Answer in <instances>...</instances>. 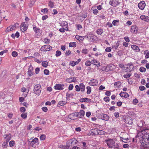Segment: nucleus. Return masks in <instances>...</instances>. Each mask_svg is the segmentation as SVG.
<instances>
[{"label":"nucleus","instance_id":"obj_1","mask_svg":"<svg viewBox=\"0 0 149 149\" xmlns=\"http://www.w3.org/2000/svg\"><path fill=\"white\" fill-rule=\"evenodd\" d=\"M135 139L138 141L144 147H149V133L145 130L140 132L136 136Z\"/></svg>","mask_w":149,"mask_h":149},{"label":"nucleus","instance_id":"obj_2","mask_svg":"<svg viewBox=\"0 0 149 149\" xmlns=\"http://www.w3.org/2000/svg\"><path fill=\"white\" fill-rule=\"evenodd\" d=\"M105 142L109 147L112 149L118 148L119 147V146L115 143V141L113 139L108 138L105 140Z\"/></svg>","mask_w":149,"mask_h":149},{"label":"nucleus","instance_id":"obj_3","mask_svg":"<svg viewBox=\"0 0 149 149\" xmlns=\"http://www.w3.org/2000/svg\"><path fill=\"white\" fill-rule=\"evenodd\" d=\"M41 91V87L39 84L36 85L34 87L33 93L36 95H39Z\"/></svg>","mask_w":149,"mask_h":149},{"label":"nucleus","instance_id":"obj_4","mask_svg":"<svg viewBox=\"0 0 149 149\" xmlns=\"http://www.w3.org/2000/svg\"><path fill=\"white\" fill-rule=\"evenodd\" d=\"M77 140L75 139L72 138L67 141V145L69 147H70L77 144Z\"/></svg>","mask_w":149,"mask_h":149},{"label":"nucleus","instance_id":"obj_5","mask_svg":"<svg viewBox=\"0 0 149 149\" xmlns=\"http://www.w3.org/2000/svg\"><path fill=\"white\" fill-rule=\"evenodd\" d=\"M28 24L27 22L22 23L20 26V30L23 32L26 31L28 28Z\"/></svg>","mask_w":149,"mask_h":149},{"label":"nucleus","instance_id":"obj_6","mask_svg":"<svg viewBox=\"0 0 149 149\" xmlns=\"http://www.w3.org/2000/svg\"><path fill=\"white\" fill-rule=\"evenodd\" d=\"M127 67L125 70H127L126 72H129L133 71L134 70V66L133 65L132 63H130L126 65Z\"/></svg>","mask_w":149,"mask_h":149},{"label":"nucleus","instance_id":"obj_7","mask_svg":"<svg viewBox=\"0 0 149 149\" xmlns=\"http://www.w3.org/2000/svg\"><path fill=\"white\" fill-rule=\"evenodd\" d=\"M52 47L49 45H45L43 46L41 48L42 51L44 52L49 51L51 50Z\"/></svg>","mask_w":149,"mask_h":149},{"label":"nucleus","instance_id":"obj_8","mask_svg":"<svg viewBox=\"0 0 149 149\" xmlns=\"http://www.w3.org/2000/svg\"><path fill=\"white\" fill-rule=\"evenodd\" d=\"M120 3V2L118 0H112L109 2L110 5L113 7H116Z\"/></svg>","mask_w":149,"mask_h":149},{"label":"nucleus","instance_id":"obj_9","mask_svg":"<svg viewBox=\"0 0 149 149\" xmlns=\"http://www.w3.org/2000/svg\"><path fill=\"white\" fill-rule=\"evenodd\" d=\"M28 74L29 76H31L34 74V73L33 71V67L31 65H30L29 66L28 71Z\"/></svg>","mask_w":149,"mask_h":149},{"label":"nucleus","instance_id":"obj_10","mask_svg":"<svg viewBox=\"0 0 149 149\" xmlns=\"http://www.w3.org/2000/svg\"><path fill=\"white\" fill-rule=\"evenodd\" d=\"M64 84H56L54 87V88L57 90H62L63 89Z\"/></svg>","mask_w":149,"mask_h":149},{"label":"nucleus","instance_id":"obj_11","mask_svg":"<svg viewBox=\"0 0 149 149\" xmlns=\"http://www.w3.org/2000/svg\"><path fill=\"white\" fill-rule=\"evenodd\" d=\"M138 28L136 25H132L131 27V32L133 34L136 33L138 30Z\"/></svg>","mask_w":149,"mask_h":149},{"label":"nucleus","instance_id":"obj_12","mask_svg":"<svg viewBox=\"0 0 149 149\" xmlns=\"http://www.w3.org/2000/svg\"><path fill=\"white\" fill-rule=\"evenodd\" d=\"M146 6V3L144 1H141L138 4V7L141 10H143Z\"/></svg>","mask_w":149,"mask_h":149},{"label":"nucleus","instance_id":"obj_13","mask_svg":"<svg viewBox=\"0 0 149 149\" xmlns=\"http://www.w3.org/2000/svg\"><path fill=\"white\" fill-rule=\"evenodd\" d=\"M100 117L103 120L107 121L109 119V117L107 114L102 113L100 115Z\"/></svg>","mask_w":149,"mask_h":149},{"label":"nucleus","instance_id":"obj_14","mask_svg":"<svg viewBox=\"0 0 149 149\" xmlns=\"http://www.w3.org/2000/svg\"><path fill=\"white\" fill-rule=\"evenodd\" d=\"M97 80L93 79L90 81L89 84L90 85L94 86L97 85Z\"/></svg>","mask_w":149,"mask_h":149},{"label":"nucleus","instance_id":"obj_15","mask_svg":"<svg viewBox=\"0 0 149 149\" xmlns=\"http://www.w3.org/2000/svg\"><path fill=\"white\" fill-rule=\"evenodd\" d=\"M81 102H90L91 101V99L87 98H81L79 100Z\"/></svg>","mask_w":149,"mask_h":149},{"label":"nucleus","instance_id":"obj_16","mask_svg":"<svg viewBox=\"0 0 149 149\" xmlns=\"http://www.w3.org/2000/svg\"><path fill=\"white\" fill-rule=\"evenodd\" d=\"M33 27L36 33L38 35L40 33V30L39 28L36 27V26L34 25H33Z\"/></svg>","mask_w":149,"mask_h":149},{"label":"nucleus","instance_id":"obj_17","mask_svg":"<svg viewBox=\"0 0 149 149\" xmlns=\"http://www.w3.org/2000/svg\"><path fill=\"white\" fill-rule=\"evenodd\" d=\"M98 130H99L97 128L92 129L91 131V134L92 135H98Z\"/></svg>","mask_w":149,"mask_h":149},{"label":"nucleus","instance_id":"obj_18","mask_svg":"<svg viewBox=\"0 0 149 149\" xmlns=\"http://www.w3.org/2000/svg\"><path fill=\"white\" fill-rule=\"evenodd\" d=\"M140 18L146 22H149V17L145 15H141L140 17Z\"/></svg>","mask_w":149,"mask_h":149},{"label":"nucleus","instance_id":"obj_19","mask_svg":"<svg viewBox=\"0 0 149 149\" xmlns=\"http://www.w3.org/2000/svg\"><path fill=\"white\" fill-rule=\"evenodd\" d=\"M38 139L37 138H35L31 141V142L30 143V146L33 147L34 145L38 142Z\"/></svg>","mask_w":149,"mask_h":149},{"label":"nucleus","instance_id":"obj_20","mask_svg":"<svg viewBox=\"0 0 149 149\" xmlns=\"http://www.w3.org/2000/svg\"><path fill=\"white\" fill-rule=\"evenodd\" d=\"M102 70L106 72H108L109 71H111L112 69L110 68V66H107L106 67H104L102 68Z\"/></svg>","mask_w":149,"mask_h":149},{"label":"nucleus","instance_id":"obj_21","mask_svg":"<svg viewBox=\"0 0 149 149\" xmlns=\"http://www.w3.org/2000/svg\"><path fill=\"white\" fill-rule=\"evenodd\" d=\"M81 91L82 92H84L85 91V86L83 83H81L79 84V87Z\"/></svg>","mask_w":149,"mask_h":149},{"label":"nucleus","instance_id":"obj_22","mask_svg":"<svg viewBox=\"0 0 149 149\" xmlns=\"http://www.w3.org/2000/svg\"><path fill=\"white\" fill-rule=\"evenodd\" d=\"M79 113V117L81 118H83L85 114L84 111L83 110H81Z\"/></svg>","mask_w":149,"mask_h":149},{"label":"nucleus","instance_id":"obj_23","mask_svg":"<svg viewBox=\"0 0 149 149\" xmlns=\"http://www.w3.org/2000/svg\"><path fill=\"white\" fill-rule=\"evenodd\" d=\"M131 48H132L134 50H135L136 52H139L140 50L139 47L136 45H132L131 46Z\"/></svg>","mask_w":149,"mask_h":149},{"label":"nucleus","instance_id":"obj_24","mask_svg":"<svg viewBox=\"0 0 149 149\" xmlns=\"http://www.w3.org/2000/svg\"><path fill=\"white\" fill-rule=\"evenodd\" d=\"M120 96L121 97H129V95L128 93L125 92H121L120 94Z\"/></svg>","mask_w":149,"mask_h":149},{"label":"nucleus","instance_id":"obj_25","mask_svg":"<svg viewBox=\"0 0 149 149\" xmlns=\"http://www.w3.org/2000/svg\"><path fill=\"white\" fill-rule=\"evenodd\" d=\"M61 24L63 27L67 28L68 26V23L66 21H63L61 23Z\"/></svg>","mask_w":149,"mask_h":149},{"label":"nucleus","instance_id":"obj_26","mask_svg":"<svg viewBox=\"0 0 149 149\" xmlns=\"http://www.w3.org/2000/svg\"><path fill=\"white\" fill-rule=\"evenodd\" d=\"M120 141H122L123 142L125 143H127V141L129 140V139L128 138H125L121 137H120Z\"/></svg>","mask_w":149,"mask_h":149},{"label":"nucleus","instance_id":"obj_27","mask_svg":"<svg viewBox=\"0 0 149 149\" xmlns=\"http://www.w3.org/2000/svg\"><path fill=\"white\" fill-rule=\"evenodd\" d=\"M144 54H146L145 58H149V51L148 50H146L144 52Z\"/></svg>","mask_w":149,"mask_h":149},{"label":"nucleus","instance_id":"obj_28","mask_svg":"<svg viewBox=\"0 0 149 149\" xmlns=\"http://www.w3.org/2000/svg\"><path fill=\"white\" fill-rule=\"evenodd\" d=\"M59 148L61 149H69V147L67 145L66 146L61 145L59 146Z\"/></svg>","mask_w":149,"mask_h":149},{"label":"nucleus","instance_id":"obj_29","mask_svg":"<svg viewBox=\"0 0 149 149\" xmlns=\"http://www.w3.org/2000/svg\"><path fill=\"white\" fill-rule=\"evenodd\" d=\"M86 89H87V91L86 92L87 94H89L91 92V88L90 86H88L86 87Z\"/></svg>","mask_w":149,"mask_h":149},{"label":"nucleus","instance_id":"obj_30","mask_svg":"<svg viewBox=\"0 0 149 149\" xmlns=\"http://www.w3.org/2000/svg\"><path fill=\"white\" fill-rule=\"evenodd\" d=\"M66 103V101H60L58 102V105H59L61 106H63L64 104H65Z\"/></svg>","mask_w":149,"mask_h":149},{"label":"nucleus","instance_id":"obj_31","mask_svg":"<svg viewBox=\"0 0 149 149\" xmlns=\"http://www.w3.org/2000/svg\"><path fill=\"white\" fill-rule=\"evenodd\" d=\"M103 30L101 29H97V33L99 35H101L103 33Z\"/></svg>","mask_w":149,"mask_h":149},{"label":"nucleus","instance_id":"obj_32","mask_svg":"<svg viewBox=\"0 0 149 149\" xmlns=\"http://www.w3.org/2000/svg\"><path fill=\"white\" fill-rule=\"evenodd\" d=\"M105 132L103 131V130H98V135H103V134H104L105 133Z\"/></svg>","mask_w":149,"mask_h":149},{"label":"nucleus","instance_id":"obj_33","mask_svg":"<svg viewBox=\"0 0 149 149\" xmlns=\"http://www.w3.org/2000/svg\"><path fill=\"white\" fill-rule=\"evenodd\" d=\"M48 6L51 8H53L54 7V4L53 2L49 1L48 4Z\"/></svg>","mask_w":149,"mask_h":149},{"label":"nucleus","instance_id":"obj_34","mask_svg":"<svg viewBox=\"0 0 149 149\" xmlns=\"http://www.w3.org/2000/svg\"><path fill=\"white\" fill-rule=\"evenodd\" d=\"M76 46V43L75 42H70L69 44V46L70 47H75Z\"/></svg>","mask_w":149,"mask_h":149},{"label":"nucleus","instance_id":"obj_35","mask_svg":"<svg viewBox=\"0 0 149 149\" xmlns=\"http://www.w3.org/2000/svg\"><path fill=\"white\" fill-rule=\"evenodd\" d=\"M11 137V134H10L9 133L6 135V137L5 138V139H7V140H8V141L9 140H10Z\"/></svg>","mask_w":149,"mask_h":149},{"label":"nucleus","instance_id":"obj_36","mask_svg":"<svg viewBox=\"0 0 149 149\" xmlns=\"http://www.w3.org/2000/svg\"><path fill=\"white\" fill-rule=\"evenodd\" d=\"M139 70L141 72H145L146 71V69L143 67H141L139 69Z\"/></svg>","mask_w":149,"mask_h":149},{"label":"nucleus","instance_id":"obj_37","mask_svg":"<svg viewBox=\"0 0 149 149\" xmlns=\"http://www.w3.org/2000/svg\"><path fill=\"white\" fill-rule=\"evenodd\" d=\"M42 65L44 67H46L48 65V62L46 61H43L42 62Z\"/></svg>","mask_w":149,"mask_h":149},{"label":"nucleus","instance_id":"obj_38","mask_svg":"<svg viewBox=\"0 0 149 149\" xmlns=\"http://www.w3.org/2000/svg\"><path fill=\"white\" fill-rule=\"evenodd\" d=\"M115 86H116V87H119L121 85V82L120 81H118L115 83L114 84Z\"/></svg>","mask_w":149,"mask_h":149},{"label":"nucleus","instance_id":"obj_39","mask_svg":"<svg viewBox=\"0 0 149 149\" xmlns=\"http://www.w3.org/2000/svg\"><path fill=\"white\" fill-rule=\"evenodd\" d=\"M40 139L41 140H45L46 138V135L45 134L41 135L40 136Z\"/></svg>","mask_w":149,"mask_h":149},{"label":"nucleus","instance_id":"obj_40","mask_svg":"<svg viewBox=\"0 0 149 149\" xmlns=\"http://www.w3.org/2000/svg\"><path fill=\"white\" fill-rule=\"evenodd\" d=\"M61 54V52L60 51L57 50L56 52V57H58L60 56Z\"/></svg>","mask_w":149,"mask_h":149},{"label":"nucleus","instance_id":"obj_41","mask_svg":"<svg viewBox=\"0 0 149 149\" xmlns=\"http://www.w3.org/2000/svg\"><path fill=\"white\" fill-rule=\"evenodd\" d=\"M69 118L70 119H74L73 118L74 117H75V116H74V113H73L70 115H69Z\"/></svg>","mask_w":149,"mask_h":149},{"label":"nucleus","instance_id":"obj_42","mask_svg":"<svg viewBox=\"0 0 149 149\" xmlns=\"http://www.w3.org/2000/svg\"><path fill=\"white\" fill-rule=\"evenodd\" d=\"M11 27H10V26L8 27L7 29L6 30V32H8L9 31H12L13 30V29Z\"/></svg>","mask_w":149,"mask_h":149},{"label":"nucleus","instance_id":"obj_43","mask_svg":"<svg viewBox=\"0 0 149 149\" xmlns=\"http://www.w3.org/2000/svg\"><path fill=\"white\" fill-rule=\"evenodd\" d=\"M12 55L13 57H16L17 55V53L15 51H13L12 53Z\"/></svg>","mask_w":149,"mask_h":149},{"label":"nucleus","instance_id":"obj_44","mask_svg":"<svg viewBox=\"0 0 149 149\" xmlns=\"http://www.w3.org/2000/svg\"><path fill=\"white\" fill-rule=\"evenodd\" d=\"M27 116V113H22L21 115V116L23 118H26Z\"/></svg>","mask_w":149,"mask_h":149},{"label":"nucleus","instance_id":"obj_45","mask_svg":"<svg viewBox=\"0 0 149 149\" xmlns=\"http://www.w3.org/2000/svg\"><path fill=\"white\" fill-rule=\"evenodd\" d=\"M41 11L42 12H43V13H47L48 11V10L47 8H45L43 9H42L41 10Z\"/></svg>","mask_w":149,"mask_h":149},{"label":"nucleus","instance_id":"obj_46","mask_svg":"<svg viewBox=\"0 0 149 149\" xmlns=\"http://www.w3.org/2000/svg\"><path fill=\"white\" fill-rule=\"evenodd\" d=\"M49 71L48 70L45 69L44 70V73L46 75H48L49 74Z\"/></svg>","mask_w":149,"mask_h":149},{"label":"nucleus","instance_id":"obj_47","mask_svg":"<svg viewBox=\"0 0 149 149\" xmlns=\"http://www.w3.org/2000/svg\"><path fill=\"white\" fill-rule=\"evenodd\" d=\"M91 62L89 61H87L85 63V65L86 66H90L91 65Z\"/></svg>","mask_w":149,"mask_h":149},{"label":"nucleus","instance_id":"obj_48","mask_svg":"<svg viewBox=\"0 0 149 149\" xmlns=\"http://www.w3.org/2000/svg\"><path fill=\"white\" fill-rule=\"evenodd\" d=\"M119 22V20H115L113 21L112 24L114 26H115L116 25V24Z\"/></svg>","mask_w":149,"mask_h":149},{"label":"nucleus","instance_id":"obj_49","mask_svg":"<svg viewBox=\"0 0 149 149\" xmlns=\"http://www.w3.org/2000/svg\"><path fill=\"white\" fill-rule=\"evenodd\" d=\"M139 89L140 91H143L146 89V88L145 86H141L139 87Z\"/></svg>","mask_w":149,"mask_h":149},{"label":"nucleus","instance_id":"obj_50","mask_svg":"<svg viewBox=\"0 0 149 149\" xmlns=\"http://www.w3.org/2000/svg\"><path fill=\"white\" fill-rule=\"evenodd\" d=\"M81 52L84 54H86L88 52V49H84L81 51Z\"/></svg>","mask_w":149,"mask_h":149},{"label":"nucleus","instance_id":"obj_51","mask_svg":"<svg viewBox=\"0 0 149 149\" xmlns=\"http://www.w3.org/2000/svg\"><path fill=\"white\" fill-rule=\"evenodd\" d=\"M111 48L110 47H107L105 49L106 52H110L111 51Z\"/></svg>","mask_w":149,"mask_h":149},{"label":"nucleus","instance_id":"obj_52","mask_svg":"<svg viewBox=\"0 0 149 149\" xmlns=\"http://www.w3.org/2000/svg\"><path fill=\"white\" fill-rule=\"evenodd\" d=\"M104 100L107 102L109 101V97H105L104 98Z\"/></svg>","mask_w":149,"mask_h":149},{"label":"nucleus","instance_id":"obj_53","mask_svg":"<svg viewBox=\"0 0 149 149\" xmlns=\"http://www.w3.org/2000/svg\"><path fill=\"white\" fill-rule=\"evenodd\" d=\"M25 108L24 107H21L20 109V111L22 112H25Z\"/></svg>","mask_w":149,"mask_h":149},{"label":"nucleus","instance_id":"obj_54","mask_svg":"<svg viewBox=\"0 0 149 149\" xmlns=\"http://www.w3.org/2000/svg\"><path fill=\"white\" fill-rule=\"evenodd\" d=\"M99 11L97 9H94L93 11V13L95 15H97Z\"/></svg>","mask_w":149,"mask_h":149},{"label":"nucleus","instance_id":"obj_55","mask_svg":"<svg viewBox=\"0 0 149 149\" xmlns=\"http://www.w3.org/2000/svg\"><path fill=\"white\" fill-rule=\"evenodd\" d=\"M8 51L7 50H5L2 51L0 52V55L1 56L4 53H7Z\"/></svg>","mask_w":149,"mask_h":149},{"label":"nucleus","instance_id":"obj_56","mask_svg":"<svg viewBox=\"0 0 149 149\" xmlns=\"http://www.w3.org/2000/svg\"><path fill=\"white\" fill-rule=\"evenodd\" d=\"M138 102V100L136 99H134L133 101V103L134 104H136Z\"/></svg>","mask_w":149,"mask_h":149},{"label":"nucleus","instance_id":"obj_57","mask_svg":"<svg viewBox=\"0 0 149 149\" xmlns=\"http://www.w3.org/2000/svg\"><path fill=\"white\" fill-rule=\"evenodd\" d=\"M79 87V86L78 85H76V86H75V87L76 88L75 90L77 91L78 92V91H80V87Z\"/></svg>","mask_w":149,"mask_h":149},{"label":"nucleus","instance_id":"obj_58","mask_svg":"<svg viewBox=\"0 0 149 149\" xmlns=\"http://www.w3.org/2000/svg\"><path fill=\"white\" fill-rule=\"evenodd\" d=\"M123 147L125 148H128L130 147V146L127 144H125L123 145Z\"/></svg>","mask_w":149,"mask_h":149},{"label":"nucleus","instance_id":"obj_59","mask_svg":"<svg viewBox=\"0 0 149 149\" xmlns=\"http://www.w3.org/2000/svg\"><path fill=\"white\" fill-rule=\"evenodd\" d=\"M81 17L82 18L85 19L86 18L87 16V14L86 13H84V14H82V15H80Z\"/></svg>","mask_w":149,"mask_h":149},{"label":"nucleus","instance_id":"obj_60","mask_svg":"<svg viewBox=\"0 0 149 149\" xmlns=\"http://www.w3.org/2000/svg\"><path fill=\"white\" fill-rule=\"evenodd\" d=\"M114 116L116 118H118L119 116V113L118 112H116L114 113Z\"/></svg>","mask_w":149,"mask_h":149},{"label":"nucleus","instance_id":"obj_61","mask_svg":"<svg viewBox=\"0 0 149 149\" xmlns=\"http://www.w3.org/2000/svg\"><path fill=\"white\" fill-rule=\"evenodd\" d=\"M14 141H11L9 142V145L10 146H14Z\"/></svg>","mask_w":149,"mask_h":149},{"label":"nucleus","instance_id":"obj_62","mask_svg":"<svg viewBox=\"0 0 149 149\" xmlns=\"http://www.w3.org/2000/svg\"><path fill=\"white\" fill-rule=\"evenodd\" d=\"M73 87V85L72 84H70L69 86L68 89L69 90H71Z\"/></svg>","mask_w":149,"mask_h":149},{"label":"nucleus","instance_id":"obj_63","mask_svg":"<svg viewBox=\"0 0 149 149\" xmlns=\"http://www.w3.org/2000/svg\"><path fill=\"white\" fill-rule=\"evenodd\" d=\"M134 76L137 78H139L140 77V74L136 73H134Z\"/></svg>","mask_w":149,"mask_h":149},{"label":"nucleus","instance_id":"obj_64","mask_svg":"<svg viewBox=\"0 0 149 149\" xmlns=\"http://www.w3.org/2000/svg\"><path fill=\"white\" fill-rule=\"evenodd\" d=\"M71 54V52L70 51V50H68V51H66L65 53V54L66 55H67V56H69V55H70Z\"/></svg>","mask_w":149,"mask_h":149}]
</instances>
